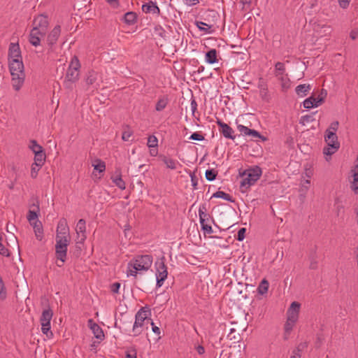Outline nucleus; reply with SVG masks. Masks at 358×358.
<instances>
[{
  "instance_id": "61",
  "label": "nucleus",
  "mask_w": 358,
  "mask_h": 358,
  "mask_svg": "<svg viewBox=\"0 0 358 358\" xmlns=\"http://www.w3.org/2000/svg\"><path fill=\"white\" fill-rule=\"evenodd\" d=\"M196 350L199 355H203L205 352V349L202 345H198Z\"/></svg>"
},
{
  "instance_id": "28",
  "label": "nucleus",
  "mask_w": 358,
  "mask_h": 358,
  "mask_svg": "<svg viewBox=\"0 0 358 358\" xmlns=\"http://www.w3.org/2000/svg\"><path fill=\"white\" fill-rule=\"evenodd\" d=\"M217 123L220 127V132L222 134H232L234 132V129L230 126L220 120L218 119Z\"/></svg>"
},
{
  "instance_id": "20",
  "label": "nucleus",
  "mask_w": 358,
  "mask_h": 358,
  "mask_svg": "<svg viewBox=\"0 0 358 358\" xmlns=\"http://www.w3.org/2000/svg\"><path fill=\"white\" fill-rule=\"evenodd\" d=\"M141 8L143 12L145 13L160 14V9L157 6V3L152 1H149L148 2L143 4Z\"/></svg>"
},
{
  "instance_id": "11",
  "label": "nucleus",
  "mask_w": 358,
  "mask_h": 358,
  "mask_svg": "<svg viewBox=\"0 0 358 358\" xmlns=\"http://www.w3.org/2000/svg\"><path fill=\"white\" fill-rule=\"evenodd\" d=\"M52 311L50 309H46L43 311L40 318L41 331L43 334L47 336V337L52 336V332L50 331V321L52 320Z\"/></svg>"
},
{
  "instance_id": "6",
  "label": "nucleus",
  "mask_w": 358,
  "mask_h": 358,
  "mask_svg": "<svg viewBox=\"0 0 358 358\" xmlns=\"http://www.w3.org/2000/svg\"><path fill=\"white\" fill-rule=\"evenodd\" d=\"M262 174V169L257 166L245 170L243 173L244 178L240 185L241 192L245 193L259 179Z\"/></svg>"
},
{
  "instance_id": "45",
  "label": "nucleus",
  "mask_w": 358,
  "mask_h": 358,
  "mask_svg": "<svg viewBox=\"0 0 358 358\" xmlns=\"http://www.w3.org/2000/svg\"><path fill=\"white\" fill-rule=\"evenodd\" d=\"M37 218H38V215L36 214V212H34V210H29L28 215H27V219L29 221L31 224H33V223L36 220H38Z\"/></svg>"
},
{
  "instance_id": "25",
  "label": "nucleus",
  "mask_w": 358,
  "mask_h": 358,
  "mask_svg": "<svg viewBox=\"0 0 358 358\" xmlns=\"http://www.w3.org/2000/svg\"><path fill=\"white\" fill-rule=\"evenodd\" d=\"M311 90V86L309 84H301L296 86L295 89V92L299 96L303 97L306 96L310 90Z\"/></svg>"
},
{
  "instance_id": "12",
  "label": "nucleus",
  "mask_w": 358,
  "mask_h": 358,
  "mask_svg": "<svg viewBox=\"0 0 358 358\" xmlns=\"http://www.w3.org/2000/svg\"><path fill=\"white\" fill-rule=\"evenodd\" d=\"M206 207L205 204H202L200 206L199 209V215L200 220V224L202 230L208 234H210L213 232L212 227L208 224V222L211 219V217L209 214L206 213Z\"/></svg>"
},
{
  "instance_id": "26",
  "label": "nucleus",
  "mask_w": 358,
  "mask_h": 358,
  "mask_svg": "<svg viewBox=\"0 0 358 358\" xmlns=\"http://www.w3.org/2000/svg\"><path fill=\"white\" fill-rule=\"evenodd\" d=\"M92 166L94 167V171H97L99 173H103L106 170L105 162L99 158L92 160Z\"/></svg>"
},
{
  "instance_id": "64",
  "label": "nucleus",
  "mask_w": 358,
  "mask_h": 358,
  "mask_svg": "<svg viewBox=\"0 0 358 358\" xmlns=\"http://www.w3.org/2000/svg\"><path fill=\"white\" fill-rule=\"evenodd\" d=\"M317 267V262L313 261V262H310V268H311V269H316Z\"/></svg>"
},
{
  "instance_id": "16",
  "label": "nucleus",
  "mask_w": 358,
  "mask_h": 358,
  "mask_svg": "<svg viewBox=\"0 0 358 358\" xmlns=\"http://www.w3.org/2000/svg\"><path fill=\"white\" fill-rule=\"evenodd\" d=\"M313 30L320 36H325L330 34L331 28L330 26L322 24L320 22H315L313 24Z\"/></svg>"
},
{
  "instance_id": "59",
  "label": "nucleus",
  "mask_w": 358,
  "mask_h": 358,
  "mask_svg": "<svg viewBox=\"0 0 358 358\" xmlns=\"http://www.w3.org/2000/svg\"><path fill=\"white\" fill-rule=\"evenodd\" d=\"M152 331L157 336H159L161 334L160 329L158 327L155 326L153 323V326H152Z\"/></svg>"
},
{
  "instance_id": "56",
  "label": "nucleus",
  "mask_w": 358,
  "mask_h": 358,
  "mask_svg": "<svg viewBox=\"0 0 358 358\" xmlns=\"http://www.w3.org/2000/svg\"><path fill=\"white\" fill-rule=\"evenodd\" d=\"M313 175V171L312 169H306L305 171V176L308 178V179H310L312 176Z\"/></svg>"
},
{
  "instance_id": "62",
  "label": "nucleus",
  "mask_w": 358,
  "mask_h": 358,
  "mask_svg": "<svg viewBox=\"0 0 358 358\" xmlns=\"http://www.w3.org/2000/svg\"><path fill=\"white\" fill-rule=\"evenodd\" d=\"M310 184V179H307L306 180L303 184H302V187H304L306 189H308L309 188V185Z\"/></svg>"
},
{
  "instance_id": "10",
  "label": "nucleus",
  "mask_w": 358,
  "mask_h": 358,
  "mask_svg": "<svg viewBox=\"0 0 358 358\" xmlns=\"http://www.w3.org/2000/svg\"><path fill=\"white\" fill-rule=\"evenodd\" d=\"M57 238L55 244V256L57 259L61 261L62 264L66 262L67 255V248L69 244L70 240L66 238Z\"/></svg>"
},
{
  "instance_id": "19",
  "label": "nucleus",
  "mask_w": 358,
  "mask_h": 358,
  "mask_svg": "<svg viewBox=\"0 0 358 358\" xmlns=\"http://www.w3.org/2000/svg\"><path fill=\"white\" fill-rule=\"evenodd\" d=\"M13 59H22L21 50L18 43H11L8 48V59L9 61Z\"/></svg>"
},
{
  "instance_id": "33",
  "label": "nucleus",
  "mask_w": 358,
  "mask_h": 358,
  "mask_svg": "<svg viewBox=\"0 0 358 358\" xmlns=\"http://www.w3.org/2000/svg\"><path fill=\"white\" fill-rule=\"evenodd\" d=\"M268 282L266 279L262 280L257 287L258 293L262 295L265 294L268 292Z\"/></svg>"
},
{
  "instance_id": "43",
  "label": "nucleus",
  "mask_w": 358,
  "mask_h": 358,
  "mask_svg": "<svg viewBox=\"0 0 358 358\" xmlns=\"http://www.w3.org/2000/svg\"><path fill=\"white\" fill-rule=\"evenodd\" d=\"M29 148L34 153L37 152V151H43V148L40 145H38L35 141H31L30 142Z\"/></svg>"
},
{
  "instance_id": "54",
  "label": "nucleus",
  "mask_w": 358,
  "mask_h": 358,
  "mask_svg": "<svg viewBox=\"0 0 358 358\" xmlns=\"http://www.w3.org/2000/svg\"><path fill=\"white\" fill-rule=\"evenodd\" d=\"M350 0H338L341 7L345 8L348 6Z\"/></svg>"
},
{
  "instance_id": "57",
  "label": "nucleus",
  "mask_w": 358,
  "mask_h": 358,
  "mask_svg": "<svg viewBox=\"0 0 358 358\" xmlns=\"http://www.w3.org/2000/svg\"><path fill=\"white\" fill-rule=\"evenodd\" d=\"M197 108V103L196 101L194 99H192L191 101V109L193 114H194Z\"/></svg>"
},
{
  "instance_id": "41",
  "label": "nucleus",
  "mask_w": 358,
  "mask_h": 358,
  "mask_svg": "<svg viewBox=\"0 0 358 358\" xmlns=\"http://www.w3.org/2000/svg\"><path fill=\"white\" fill-rule=\"evenodd\" d=\"M113 182L115 184L117 187H118L120 189H124L126 188L125 182L122 180L121 176H118L114 178H113Z\"/></svg>"
},
{
  "instance_id": "40",
  "label": "nucleus",
  "mask_w": 358,
  "mask_h": 358,
  "mask_svg": "<svg viewBox=\"0 0 358 358\" xmlns=\"http://www.w3.org/2000/svg\"><path fill=\"white\" fill-rule=\"evenodd\" d=\"M275 76H280V75L285 74V64L282 62H278L275 65Z\"/></svg>"
},
{
  "instance_id": "7",
  "label": "nucleus",
  "mask_w": 358,
  "mask_h": 358,
  "mask_svg": "<svg viewBox=\"0 0 358 358\" xmlns=\"http://www.w3.org/2000/svg\"><path fill=\"white\" fill-rule=\"evenodd\" d=\"M324 143L322 152L325 160L329 162L331 155L340 148V142L338 140V136H324Z\"/></svg>"
},
{
  "instance_id": "42",
  "label": "nucleus",
  "mask_w": 358,
  "mask_h": 358,
  "mask_svg": "<svg viewBox=\"0 0 358 358\" xmlns=\"http://www.w3.org/2000/svg\"><path fill=\"white\" fill-rule=\"evenodd\" d=\"M306 346V344H299L296 349L293 351V355L290 357V358H301L300 352L302 349Z\"/></svg>"
},
{
  "instance_id": "14",
  "label": "nucleus",
  "mask_w": 358,
  "mask_h": 358,
  "mask_svg": "<svg viewBox=\"0 0 358 358\" xmlns=\"http://www.w3.org/2000/svg\"><path fill=\"white\" fill-rule=\"evenodd\" d=\"M301 304L297 301H294L287 311V319L289 321L296 322L299 319Z\"/></svg>"
},
{
  "instance_id": "21",
  "label": "nucleus",
  "mask_w": 358,
  "mask_h": 358,
  "mask_svg": "<svg viewBox=\"0 0 358 358\" xmlns=\"http://www.w3.org/2000/svg\"><path fill=\"white\" fill-rule=\"evenodd\" d=\"M61 34V27L59 25L55 26L50 32L47 37L48 45H52L55 44Z\"/></svg>"
},
{
  "instance_id": "24",
  "label": "nucleus",
  "mask_w": 358,
  "mask_h": 358,
  "mask_svg": "<svg viewBox=\"0 0 358 358\" xmlns=\"http://www.w3.org/2000/svg\"><path fill=\"white\" fill-rule=\"evenodd\" d=\"M159 158L164 162V164L166 166L168 169L175 170L177 169V164L178 162L171 158H169L165 155H161L159 156Z\"/></svg>"
},
{
  "instance_id": "18",
  "label": "nucleus",
  "mask_w": 358,
  "mask_h": 358,
  "mask_svg": "<svg viewBox=\"0 0 358 358\" xmlns=\"http://www.w3.org/2000/svg\"><path fill=\"white\" fill-rule=\"evenodd\" d=\"M88 327L92 331V333L97 339L100 341L103 340L105 336L102 329L99 327V324L95 323L92 319H90L88 320Z\"/></svg>"
},
{
  "instance_id": "32",
  "label": "nucleus",
  "mask_w": 358,
  "mask_h": 358,
  "mask_svg": "<svg viewBox=\"0 0 358 358\" xmlns=\"http://www.w3.org/2000/svg\"><path fill=\"white\" fill-rule=\"evenodd\" d=\"M259 94L262 97V99L266 101H268L270 99V95L268 94V91L266 85L264 84H259Z\"/></svg>"
},
{
  "instance_id": "31",
  "label": "nucleus",
  "mask_w": 358,
  "mask_h": 358,
  "mask_svg": "<svg viewBox=\"0 0 358 358\" xmlns=\"http://www.w3.org/2000/svg\"><path fill=\"white\" fill-rule=\"evenodd\" d=\"M211 198H221L230 202H234V199L229 194H227L222 191H217L215 192Z\"/></svg>"
},
{
  "instance_id": "53",
  "label": "nucleus",
  "mask_w": 358,
  "mask_h": 358,
  "mask_svg": "<svg viewBox=\"0 0 358 358\" xmlns=\"http://www.w3.org/2000/svg\"><path fill=\"white\" fill-rule=\"evenodd\" d=\"M204 139V136H189V140L187 142H189L190 140L194 141H203Z\"/></svg>"
},
{
  "instance_id": "27",
  "label": "nucleus",
  "mask_w": 358,
  "mask_h": 358,
  "mask_svg": "<svg viewBox=\"0 0 358 358\" xmlns=\"http://www.w3.org/2000/svg\"><path fill=\"white\" fill-rule=\"evenodd\" d=\"M31 225L34 227L36 238L41 241L43 237V231L41 222L39 220H36Z\"/></svg>"
},
{
  "instance_id": "1",
  "label": "nucleus",
  "mask_w": 358,
  "mask_h": 358,
  "mask_svg": "<svg viewBox=\"0 0 358 358\" xmlns=\"http://www.w3.org/2000/svg\"><path fill=\"white\" fill-rule=\"evenodd\" d=\"M32 25L29 41L32 45L37 47L41 43V37L44 36L47 32L49 25L48 16L45 15L36 16L33 20Z\"/></svg>"
},
{
  "instance_id": "37",
  "label": "nucleus",
  "mask_w": 358,
  "mask_h": 358,
  "mask_svg": "<svg viewBox=\"0 0 358 358\" xmlns=\"http://www.w3.org/2000/svg\"><path fill=\"white\" fill-rule=\"evenodd\" d=\"M326 94L327 93L325 92L324 95H323V92L322 91L320 94L317 97L311 96L309 97V99H310L311 102H313V103H316L317 104V106H319L324 102V96H326Z\"/></svg>"
},
{
  "instance_id": "29",
  "label": "nucleus",
  "mask_w": 358,
  "mask_h": 358,
  "mask_svg": "<svg viewBox=\"0 0 358 358\" xmlns=\"http://www.w3.org/2000/svg\"><path fill=\"white\" fill-rule=\"evenodd\" d=\"M34 164L37 167H41L45 159V155L43 151H37V152L34 153Z\"/></svg>"
},
{
  "instance_id": "38",
  "label": "nucleus",
  "mask_w": 358,
  "mask_h": 358,
  "mask_svg": "<svg viewBox=\"0 0 358 358\" xmlns=\"http://www.w3.org/2000/svg\"><path fill=\"white\" fill-rule=\"evenodd\" d=\"M345 213L344 206L338 201L335 203V213L338 217H343Z\"/></svg>"
},
{
  "instance_id": "58",
  "label": "nucleus",
  "mask_w": 358,
  "mask_h": 358,
  "mask_svg": "<svg viewBox=\"0 0 358 358\" xmlns=\"http://www.w3.org/2000/svg\"><path fill=\"white\" fill-rule=\"evenodd\" d=\"M191 180H192V186L194 187V189H196L198 180L194 175H191Z\"/></svg>"
},
{
  "instance_id": "23",
  "label": "nucleus",
  "mask_w": 358,
  "mask_h": 358,
  "mask_svg": "<svg viewBox=\"0 0 358 358\" xmlns=\"http://www.w3.org/2000/svg\"><path fill=\"white\" fill-rule=\"evenodd\" d=\"M96 79L97 73L94 71H89L84 79L86 90H88L89 87L93 85L96 80Z\"/></svg>"
},
{
  "instance_id": "55",
  "label": "nucleus",
  "mask_w": 358,
  "mask_h": 358,
  "mask_svg": "<svg viewBox=\"0 0 358 358\" xmlns=\"http://www.w3.org/2000/svg\"><path fill=\"white\" fill-rule=\"evenodd\" d=\"M188 6H193L199 3V0H183Z\"/></svg>"
},
{
  "instance_id": "2",
  "label": "nucleus",
  "mask_w": 358,
  "mask_h": 358,
  "mask_svg": "<svg viewBox=\"0 0 358 358\" xmlns=\"http://www.w3.org/2000/svg\"><path fill=\"white\" fill-rule=\"evenodd\" d=\"M152 262L153 258L152 255H143L136 256L127 264V276L136 277L138 272L148 271L152 264Z\"/></svg>"
},
{
  "instance_id": "30",
  "label": "nucleus",
  "mask_w": 358,
  "mask_h": 358,
  "mask_svg": "<svg viewBox=\"0 0 358 358\" xmlns=\"http://www.w3.org/2000/svg\"><path fill=\"white\" fill-rule=\"evenodd\" d=\"M206 60L209 64H214L217 62V51L215 49H211L206 52Z\"/></svg>"
},
{
  "instance_id": "60",
  "label": "nucleus",
  "mask_w": 358,
  "mask_h": 358,
  "mask_svg": "<svg viewBox=\"0 0 358 358\" xmlns=\"http://www.w3.org/2000/svg\"><path fill=\"white\" fill-rule=\"evenodd\" d=\"M358 36V32L356 30H352L350 33V37L352 40H355Z\"/></svg>"
},
{
  "instance_id": "36",
  "label": "nucleus",
  "mask_w": 358,
  "mask_h": 358,
  "mask_svg": "<svg viewBox=\"0 0 358 358\" xmlns=\"http://www.w3.org/2000/svg\"><path fill=\"white\" fill-rule=\"evenodd\" d=\"M278 79L281 81V86L283 89H287L290 86V80L288 78L287 74L280 75V76H277Z\"/></svg>"
},
{
  "instance_id": "22",
  "label": "nucleus",
  "mask_w": 358,
  "mask_h": 358,
  "mask_svg": "<svg viewBox=\"0 0 358 358\" xmlns=\"http://www.w3.org/2000/svg\"><path fill=\"white\" fill-rule=\"evenodd\" d=\"M126 24L133 25L137 22V15L135 12L126 13L121 19Z\"/></svg>"
},
{
  "instance_id": "49",
  "label": "nucleus",
  "mask_w": 358,
  "mask_h": 358,
  "mask_svg": "<svg viewBox=\"0 0 358 358\" xmlns=\"http://www.w3.org/2000/svg\"><path fill=\"white\" fill-rule=\"evenodd\" d=\"M246 229L245 228H241L238 230L237 234V238L236 239L238 241H243L245 238V234Z\"/></svg>"
},
{
  "instance_id": "15",
  "label": "nucleus",
  "mask_w": 358,
  "mask_h": 358,
  "mask_svg": "<svg viewBox=\"0 0 358 358\" xmlns=\"http://www.w3.org/2000/svg\"><path fill=\"white\" fill-rule=\"evenodd\" d=\"M77 234L78 243L83 244L87 238L86 236V222L83 219L78 220L76 227Z\"/></svg>"
},
{
  "instance_id": "17",
  "label": "nucleus",
  "mask_w": 358,
  "mask_h": 358,
  "mask_svg": "<svg viewBox=\"0 0 358 358\" xmlns=\"http://www.w3.org/2000/svg\"><path fill=\"white\" fill-rule=\"evenodd\" d=\"M147 145L149 148V153L152 157L158 155V139L156 136H148Z\"/></svg>"
},
{
  "instance_id": "4",
  "label": "nucleus",
  "mask_w": 358,
  "mask_h": 358,
  "mask_svg": "<svg viewBox=\"0 0 358 358\" xmlns=\"http://www.w3.org/2000/svg\"><path fill=\"white\" fill-rule=\"evenodd\" d=\"M9 69L12 76V85L15 91H19L24 82L25 74L22 59H13L9 61Z\"/></svg>"
},
{
  "instance_id": "8",
  "label": "nucleus",
  "mask_w": 358,
  "mask_h": 358,
  "mask_svg": "<svg viewBox=\"0 0 358 358\" xmlns=\"http://www.w3.org/2000/svg\"><path fill=\"white\" fill-rule=\"evenodd\" d=\"M247 115L238 117L235 122L237 131L241 134H260L259 131L252 128V123L247 120Z\"/></svg>"
},
{
  "instance_id": "51",
  "label": "nucleus",
  "mask_w": 358,
  "mask_h": 358,
  "mask_svg": "<svg viewBox=\"0 0 358 358\" xmlns=\"http://www.w3.org/2000/svg\"><path fill=\"white\" fill-rule=\"evenodd\" d=\"M40 168L41 167L36 166V165L34 164H32L31 169V178H36V176L38 175V171H39Z\"/></svg>"
},
{
  "instance_id": "3",
  "label": "nucleus",
  "mask_w": 358,
  "mask_h": 358,
  "mask_svg": "<svg viewBox=\"0 0 358 358\" xmlns=\"http://www.w3.org/2000/svg\"><path fill=\"white\" fill-rule=\"evenodd\" d=\"M151 311L148 308H141L136 314L135 322L133 324V336L140 335L144 329H148L149 325L153 326V322L150 318Z\"/></svg>"
},
{
  "instance_id": "50",
  "label": "nucleus",
  "mask_w": 358,
  "mask_h": 358,
  "mask_svg": "<svg viewBox=\"0 0 358 358\" xmlns=\"http://www.w3.org/2000/svg\"><path fill=\"white\" fill-rule=\"evenodd\" d=\"M196 26L200 30L204 31L206 33H209L210 31H208L206 28H204L203 26L208 27V29L211 28V26H209L208 24H207L206 23L203 22H197Z\"/></svg>"
},
{
  "instance_id": "35",
  "label": "nucleus",
  "mask_w": 358,
  "mask_h": 358,
  "mask_svg": "<svg viewBox=\"0 0 358 358\" xmlns=\"http://www.w3.org/2000/svg\"><path fill=\"white\" fill-rule=\"evenodd\" d=\"M168 103V99L165 96L159 99L156 103L155 109L157 111L163 110Z\"/></svg>"
},
{
  "instance_id": "52",
  "label": "nucleus",
  "mask_w": 358,
  "mask_h": 358,
  "mask_svg": "<svg viewBox=\"0 0 358 358\" xmlns=\"http://www.w3.org/2000/svg\"><path fill=\"white\" fill-rule=\"evenodd\" d=\"M120 287V284L119 282H114L110 287L111 292L113 293H118Z\"/></svg>"
},
{
  "instance_id": "48",
  "label": "nucleus",
  "mask_w": 358,
  "mask_h": 358,
  "mask_svg": "<svg viewBox=\"0 0 358 358\" xmlns=\"http://www.w3.org/2000/svg\"><path fill=\"white\" fill-rule=\"evenodd\" d=\"M136 355V350L134 348H131L127 350L126 358H137Z\"/></svg>"
},
{
  "instance_id": "63",
  "label": "nucleus",
  "mask_w": 358,
  "mask_h": 358,
  "mask_svg": "<svg viewBox=\"0 0 358 358\" xmlns=\"http://www.w3.org/2000/svg\"><path fill=\"white\" fill-rule=\"evenodd\" d=\"M286 143L289 145V146H292L294 144V139L292 136H289L287 140L286 141Z\"/></svg>"
},
{
  "instance_id": "5",
  "label": "nucleus",
  "mask_w": 358,
  "mask_h": 358,
  "mask_svg": "<svg viewBox=\"0 0 358 358\" xmlns=\"http://www.w3.org/2000/svg\"><path fill=\"white\" fill-rule=\"evenodd\" d=\"M80 63L76 56H74L66 70V73L63 82V85L66 90L72 91L76 82L80 78Z\"/></svg>"
},
{
  "instance_id": "44",
  "label": "nucleus",
  "mask_w": 358,
  "mask_h": 358,
  "mask_svg": "<svg viewBox=\"0 0 358 358\" xmlns=\"http://www.w3.org/2000/svg\"><path fill=\"white\" fill-rule=\"evenodd\" d=\"M217 176V172L213 169L207 170L206 171V178L208 180L212 181L215 179Z\"/></svg>"
},
{
  "instance_id": "34",
  "label": "nucleus",
  "mask_w": 358,
  "mask_h": 358,
  "mask_svg": "<svg viewBox=\"0 0 358 358\" xmlns=\"http://www.w3.org/2000/svg\"><path fill=\"white\" fill-rule=\"evenodd\" d=\"M296 322H291L287 319V321L285 322V326H284V330H285V339L287 338V336L289 335L291 331L293 329V327H294L295 324Z\"/></svg>"
},
{
  "instance_id": "39",
  "label": "nucleus",
  "mask_w": 358,
  "mask_h": 358,
  "mask_svg": "<svg viewBox=\"0 0 358 358\" xmlns=\"http://www.w3.org/2000/svg\"><path fill=\"white\" fill-rule=\"evenodd\" d=\"M339 122L338 121L333 122L329 127L326 130L324 134H336V132L338 128Z\"/></svg>"
},
{
  "instance_id": "47",
  "label": "nucleus",
  "mask_w": 358,
  "mask_h": 358,
  "mask_svg": "<svg viewBox=\"0 0 358 358\" xmlns=\"http://www.w3.org/2000/svg\"><path fill=\"white\" fill-rule=\"evenodd\" d=\"M303 107L305 108H308V109H310V108H312L313 107H317V104L316 103H313V102H311L310 99H309V97L308 99H306L304 101H303Z\"/></svg>"
},
{
  "instance_id": "9",
  "label": "nucleus",
  "mask_w": 358,
  "mask_h": 358,
  "mask_svg": "<svg viewBox=\"0 0 358 358\" xmlns=\"http://www.w3.org/2000/svg\"><path fill=\"white\" fill-rule=\"evenodd\" d=\"M166 258L163 256L155 262L157 287L162 286L164 280L167 278L168 271L165 264Z\"/></svg>"
},
{
  "instance_id": "46",
  "label": "nucleus",
  "mask_w": 358,
  "mask_h": 358,
  "mask_svg": "<svg viewBox=\"0 0 358 358\" xmlns=\"http://www.w3.org/2000/svg\"><path fill=\"white\" fill-rule=\"evenodd\" d=\"M6 297V292L2 279L0 278V299H4Z\"/></svg>"
},
{
  "instance_id": "13",
  "label": "nucleus",
  "mask_w": 358,
  "mask_h": 358,
  "mask_svg": "<svg viewBox=\"0 0 358 358\" xmlns=\"http://www.w3.org/2000/svg\"><path fill=\"white\" fill-rule=\"evenodd\" d=\"M58 237H59V239L66 238L70 240L69 228L67 224V221L64 218H62L57 224L55 239H57Z\"/></svg>"
}]
</instances>
